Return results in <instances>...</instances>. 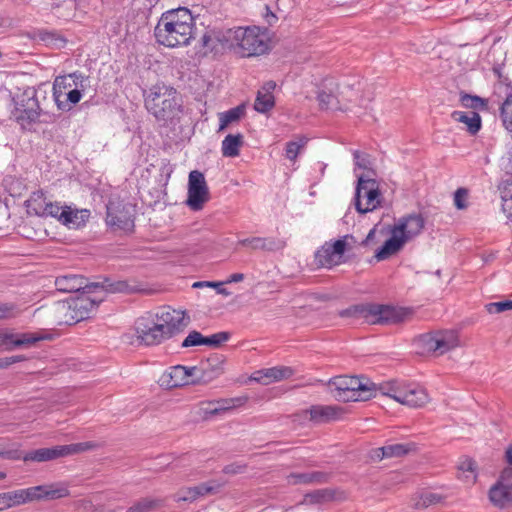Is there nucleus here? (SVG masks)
Masks as SVG:
<instances>
[{"mask_svg": "<svg viewBox=\"0 0 512 512\" xmlns=\"http://www.w3.org/2000/svg\"><path fill=\"white\" fill-rule=\"evenodd\" d=\"M188 322L184 312L165 308L160 313L147 312L137 318L134 328L141 344L153 346L182 332Z\"/></svg>", "mask_w": 512, "mask_h": 512, "instance_id": "f257e3e1", "label": "nucleus"}, {"mask_svg": "<svg viewBox=\"0 0 512 512\" xmlns=\"http://www.w3.org/2000/svg\"><path fill=\"white\" fill-rule=\"evenodd\" d=\"M194 17L186 7L162 13L155 29L156 41L166 47L186 46L194 37Z\"/></svg>", "mask_w": 512, "mask_h": 512, "instance_id": "f03ea898", "label": "nucleus"}, {"mask_svg": "<svg viewBox=\"0 0 512 512\" xmlns=\"http://www.w3.org/2000/svg\"><path fill=\"white\" fill-rule=\"evenodd\" d=\"M216 40L242 57L263 55L269 50L266 30L257 26L234 27L216 33Z\"/></svg>", "mask_w": 512, "mask_h": 512, "instance_id": "7ed1b4c3", "label": "nucleus"}, {"mask_svg": "<svg viewBox=\"0 0 512 512\" xmlns=\"http://www.w3.org/2000/svg\"><path fill=\"white\" fill-rule=\"evenodd\" d=\"M145 107L163 125L175 124L182 114V100L176 89L153 86L144 100Z\"/></svg>", "mask_w": 512, "mask_h": 512, "instance_id": "20e7f679", "label": "nucleus"}, {"mask_svg": "<svg viewBox=\"0 0 512 512\" xmlns=\"http://www.w3.org/2000/svg\"><path fill=\"white\" fill-rule=\"evenodd\" d=\"M506 53L501 51L500 49L491 48L487 55L486 59L488 63L493 62L492 72L494 76L497 78L498 83L495 85L494 93L491 97L482 98V111H488L495 113L496 111H500V117L502 123L504 124V105L508 99L512 97V93L507 94V90L509 88V79L502 74V66L503 61L505 60Z\"/></svg>", "mask_w": 512, "mask_h": 512, "instance_id": "39448f33", "label": "nucleus"}, {"mask_svg": "<svg viewBox=\"0 0 512 512\" xmlns=\"http://www.w3.org/2000/svg\"><path fill=\"white\" fill-rule=\"evenodd\" d=\"M328 385L334 398L342 402L367 401L376 393V385L364 377L336 376Z\"/></svg>", "mask_w": 512, "mask_h": 512, "instance_id": "423d86ee", "label": "nucleus"}, {"mask_svg": "<svg viewBox=\"0 0 512 512\" xmlns=\"http://www.w3.org/2000/svg\"><path fill=\"white\" fill-rule=\"evenodd\" d=\"M102 301V298L92 297L87 292L70 298L57 308L58 324L74 325L89 319Z\"/></svg>", "mask_w": 512, "mask_h": 512, "instance_id": "0eeeda50", "label": "nucleus"}, {"mask_svg": "<svg viewBox=\"0 0 512 512\" xmlns=\"http://www.w3.org/2000/svg\"><path fill=\"white\" fill-rule=\"evenodd\" d=\"M40 91L41 88L36 90L33 87H27L11 97V103L13 104L11 115L22 128L36 123L43 112L38 98Z\"/></svg>", "mask_w": 512, "mask_h": 512, "instance_id": "6e6552de", "label": "nucleus"}, {"mask_svg": "<svg viewBox=\"0 0 512 512\" xmlns=\"http://www.w3.org/2000/svg\"><path fill=\"white\" fill-rule=\"evenodd\" d=\"M413 344L419 354L440 356L459 345V336L455 330H438L416 336Z\"/></svg>", "mask_w": 512, "mask_h": 512, "instance_id": "1a4fd4ad", "label": "nucleus"}, {"mask_svg": "<svg viewBox=\"0 0 512 512\" xmlns=\"http://www.w3.org/2000/svg\"><path fill=\"white\" fill-rule=\"evenodd\" d=\"M94 447L95 444L92 442H81L68 445H57L53 447L38 448L25 452L23 455V461L26 463H43L74 455L92 449Z\"/></svg>", "mask_w": 512, "mask_h": 512, "instance_id": "9d476101", "label": "nucleus"}, {"mask_svg": "<svg viewBox=\"0 0 512 512\" xmlns=\"http://www.w3.org/2000/svg\"><path fill=\"white\" fill-rule=\"evenodd\" d=\"M348 240L356 242L353 235H345L334 242H325L314 254V262L318 268L331 269L345 262L343 259Z\"/></svg>", "mask_w": 512, "mask_h": 512, "instance_id": "9b49d317", "label": "nucleus"}, {"mask_svg": "<svg viewBox=\"0 0 512 512\" xmlns=\"http://www.w3.org/2000/svg\"><path fill=\"white\" fill-rule=\"evenodd\" d=\"M382 194L374 179L359 177L355 191V208L360 214H366L381 207Z\"/></svg>", "mask_w": 512, "mask_h": 512, "instance_id": "f8f14e48", "label": "nucleus"}, {"mask_svg": "<svg viewBox=\"0 0 512 512\" xmlns=\"http://www.w3.org/2000/svg\"><path fill=\"white\" fill-rule=\"evenodd\" d=\"M108 225L125 232H132L135 227V208L122 200H111L107 204Z\"/></svg>", "mask_w": 512, "mask_h": 512, "instance_id": "ddd939ff", "label": "nucleus"}, {"mask_svg": "<svg viewBox=\"0 0 512 512\" xmlns=\"http://www.w3.org/2000/svg\"><path fill=\"white\" fill-rule=\"evenodd\" d=\"M488 496L495 507L503 509L512 506V467L502 470L498 480L490 488Z\"/></svg>", "mask_w": 512, "mask_h": 512, "instance_id": "4468645a", "label": "nucleus"}, {"mask_svg": "<svg viewBox=\"0 0 512 512\" xmlns=\"http://www.w3.org/2000/svg\"><path fill=\"white\" fill-rule=\"evenodd\" d=\"M209 199L210 193L204 174L198 170L191 171L188 179V197L186 204L193 211H199Z\"/></svg>", "mask_w": 512, "mask_h": 512, "instance_id": "2eb2a0df", "label": "nucleus"}, {"mask_svg": "<svg viewBox=\"0 0 512 512\" xmlns=\"http://www.w3.org/2000/svg\"><path fill=\"white\" fill-rule=\"evenodd\" d=\"M225 356L213 353L199 363V378L193 379V385L207 384L224 373Z\"/></svg>", "mask_w": 512, "mask_h": 512, "instance_id": "dca6fc26", "label": "nucleus"}, {"mask_svg": "<svg viewBox=\"0 0 512 512\" xmlns=\"http://www.w3.org/2000/svg\"><path fill=\"white\" fill-rule=\"evenodd\" d=\"M406 316L403 308L371 303L370 324H397L403 322Z\"/></svg>", "mask_w": 512, "mask_h": 512, "instance_id": "f3484780", "label": "nucleus"}, {"mask_svg": "<svg viewBox=\"0 0 512 512\" xmlns=\"http://www.w3.org/2000/svg\"><path fill=\"white\" fill-rule=\"evenodd\" d=\"M98 286V283H89L85 277L76 274H65L55 279L56 289L65 293L80 291L91 293L94 289H97Z\"/></svg>", "mask_w": 512, "mask_h": 512, "instance_id": "a211bd4d", "label": "nucleus"}, {"mask_svg": "<svg viewBox=\"0 0 512 512\" xmlns=\"http://www.w3.org/2000/svg\"><path fill=\"white\" fill-rule=\"evenodd\" d=\"M29 502L34 500H55L68 497L70 491L63 483H51L27 488Z\"/></svg>", "mask_w": 512, "mask_h": 512, "instance_id": "6ab92c4d", "label": "nucleus"}, {"mask_svg": "<svg viewBox=\"0 0 512 512\" xmlns=\"http://www.w3.org/2000/svg\"><path fill=\"white\" fill-rule=\"evenodd\" d=\"M415 450L416 444L413 442L387 444L370 450L369 459L371 461H381L386 458H399Z\"/></svg>", "mask_w": 512, "mask_h": 512, "instance_id": "aec40b11", "label": "nucleus"}, {"mask_svg": "<svg viewBox=\"0 0 512 512\" xmlns=\"http://www.w3.org/2000/svg\"><path fill=\"white\" fill-rule=\"evenodd\" d=\"M425 226V219L421 214H409L399 219L393 229L403 236L405 242L419 235Z\"/></svg>", "mask_w": 512, "mask_h": 512, "instance_id": "412c9836", "label": "nucleus"}, {"mask_svg": "<svg viewBox=\"0 0 512 512\" xmlns=\"http://www.w3.org/2000/svg\"><path fill=\"white\" fill-rule=\"evenodd\" d=\"M238 244L266 252H278L287 246L286 240L279 237H250L240 240Z\"/></svg>", "mask_w": 512, "mask_h": 512, "instance_id": "4be33fe9", "label": "nucleus"}, {"mask_svg": "<svg viewBox=\"0 0 512 512\" xmlns=\"http://www.w3.org/2000/svg\"><path fill=\"white\" fill-rule=\"evenodd\" d=\"M294 370L288 366H276L255 371L252 380L263 385H269L276 381L288 379L293 376Z\"/></svg>", "mask_w": 512, "mask_h": 512, "instance_id": "5701e85b", "label": "nucleus"}, {"mask_svg": "<svg viewBox=\"0 0 512 512\" xmlns=\"http://www.w3.org/2000/svg\"><path fill=\"white\" fill-rule=\"evenodd\" d=\"M428 401V393L423 387L417 384L405 383L399 403L412 408H419L424 406Z\"/></svg>", "mask_w": 512, "mask_h": 512, "instance_id": "b1692460", "label": "nucleus"}, {"mask_svg": "<svg viewBox=\"0 0 512 512\" xmlns=\"http://www.w3.org/2000/svg\"><path fill=\"white\" fill-rule=\"evenodd\" d=\"M306 412L310 415V421L321 424L340 419L343 409L334 405H312Z\"/></svg>", "mask_w": 512, "mask_h": 512, "instance_id": "393cba45", "label": "nucleus"}, {"mask_svg": "<svg viewBox=\"0 0 512 512\" xmlns=\"http://www.w3.org/2000/svg\"><path fill=\"white\" fill-rule=\"evenodd\" d=\"M43 339V336H36L31 333L16 335L0 331V349L11 351L14 347L33 345Z\"/></svg>", "mask_w": 512, "mask_h": 512, "instance_id": "a878e982", "label": "nucleus"}, {"mask_svg": "<svg viewBox=\"0 0 512 512\" xmlns=\"http://www.w3.org/2000/svg\"><path fill=\"white\" fill-rule=\"evenodd\" d=\"M332 478V473L325 471H312L306 473H290L287 477L289 485L325 484Z\"/></svg>", "mask_w": 512, "mask_h": 512, "instance_id": "bb28decb", "label": "nucleus"}, {"mask_svg": "<svg viewBox=\"0 0 512 512\" xmlns=\"http://www.w3.org/2000/svg\"><path fill=\"white\" fill-rule=\"evenodd\" d=\"M405 243L406 242L403 236L396 233V231L392 228L390 238H388L384 244L375 252L374 257L377 261L386 260L400 251Z\"/></svg>", "mask_w": 512, "mask_h": 512, "instance_id": "cd10ccee", "label": "nucleus"}, {"mask_svg": "<svg viewBox=\"0 0 512 512\" xmlns=\"http://www.w3.org/2000/svg\"><path fill=\"white\" fill-rule=\"evenodd\" d=\"M477 463L474 459L463 456L458 463V478L466 485H473L477 479Z\"/></svg>", "mask_w": 512, "mask_h": 512, "instance_id": "c85d7f7f", "label": "nucleus"}, {"mask_svg": "<svg viewBox=\"0 0 512 512\" xmlns=\"http://www.w3.org/2000/svg\"><path fill=\"white\" fill-rule=\"evenodd\" d=\"M90 216V212L87 209L73 210L69 206H65L61 212V224L73 228H78L86 223Z\"/></svg>", "mask_w": 512, "mask_h": 512, "instance_id": "c756f323", "label": "nucleus"}, {"mask_svg": "<svg viewBox=\"0 0 512 512\" xmlns=\"http://www.w3.org/2000/svg\"><path fill=\"white\" fill-rule=\"evenodd\" d=\"M98 288H102L109 293H134L140 291L135 284H131L128 280H112L105 277L102 282H97Z\"/></svg>", "mask_w": 512, "mask_h": 512, "instance_id": "7c9ffc66", "label": "nucleus"}, {"mask_svg": "<svg viewBox=\"0 0 512 512\" xmlns=\"http://www.w3.org/2000/svg\"><path fill=\"white\" fill-rule=\"evenodd\" d=\"M371 303L351 305L346 309L340 310L338 315L341 318H351L353 320H364L370 324Z\"/></svg>", "mask_w": 512, "mask_h": 512, "instance_id": "2f4dec72", "label": "nucleus"}, {"mask_svg": "<svg viewBox=\"0 0 512 512\" xmlns=\"http://www.w3.org/2000/svg\"><path fill=\"white\" fill-rule=\"evenodd\" d=\"M27 493V488L0 493L1 508L5 510L29 502V496Z\"/></svg>", "mask_w": 512, "mask_h": 512, "instance_id": "473e14b6", "label": "nucleus"}, {"mask_svg": "<svg viewBox=\"0 0 512 512\" xmlns=\"http://www.w3.org/2000/svg\"><path fill=\"white\" fill-rule=\"evenodd\" d=\"M451 117L456 122L464 123L467 126V131L472 135L480 130V115L475 111H453Z\"/></svg>", "mask_w": 512, "mask_h": 512, "instance_id": "72a5a7b5", "label": "nucleus"}, {"mask_svg": "<svg viewBox=\"0 0 512 512\" xmlns=\"http://www.w3.org/2000/svg\"><path fill=\"white\" fill-rule=\"evenodd\" d=\"M244 144L242 134H228L222 141L221 151L224 157H237L240 154V148Z\"/></svg>", "mask_w": 512, "mask_h": 512, "instance_id": "f704fd0d", "label": "nucleus"}, {"mask_svg": "<svg viewBox=\"0 0 512 512\" xmlns=\"http://www.w3.org/2000/svg\"><path fill=\"white\" fill-rule=\"evenodd\" d=\"M47 204L48 202H46V198L42 190L32 192L29 199L25 201L28 213L39 217H43L45 206Z\"/></svg>", "mask_w": 512, "mask_h": 512, "instance_id": "c9c22d12", "label": "nucleus"}, {"mask_svg": "<svg viewBox=\"0 0 512 512\" xmlns=\"http://www.w3.org/2000/svg\"><path fill=\"white\" fill-rule=\"evenodd\" d=\"M502 200V209L506 217L512 222V176H509L499 186Z\"/></svg>", "mask_w": 512, "mask_h": 512, "instance_id": "e433bc0d", "label": "nucleus"}, {"mask_svg": "<svg viewBox=\"0 0 512 512\" xmlns=\"http://www.w3.org/2000/svg\"><path fill=\"white\" fill-rule=\"evenodd\" d=\"M34 39H37L46 45L62 47L66 44L67 40L64 36L56 31H49L47 29H38L34 31Z\"/></svg>", "mask_w": 512, "mask_h": 512, "instance_id": "4c0bfd02", "label": "nucleus"}, {"mask_svg": "<svg viewBox=\"0 0 512 512\" xmlns=\"http://www.w3.org/2000/svg\"><path fill=\"white\" fill-rule=\"evenodd\" d=\"M245 105L240 104L219 114V130L225 129L229 124L238 122L245 115Z\"/></svg>", "mask_w": 512, "mask_h": 512, "instance_id": "58836bf2", "label": "nucleus"}, {"mask_svg": "<svg viewBox=\"0 0 512 512\" xmlns=\"http://www.w3.org/2000/svg\"><path fill=\"white\" fill-rule=\"evenodd\" d=\"M163 505V501L157 498L145 497L136 501L126 512H151Z\"/></svg>", "mask_w": 512, "mask_h": 512, "instance_id": "ea45409f", "label": "nucleus"}, {"mask_svg": "<svg viewBox=\"0 0 512 512\" xmlns=\"http://www.w3.org/2000/svg\"><path fill=\"white\" fill-rule=\"evenodd\" d=\"M405 383L397 380H391L379 385L378 390L382 395L389 396L397 402H400Z\"/></svg>", "mask_w": 512, "mask_h": 512, "instance_id": "a19ab883", "label": "nucleus"}, {"mask_svg": "<svg viewBox=\"0 0 512 512\" xmlns=\"http://www.w3.org/2000/svg\"><path fill=\"white\" fill-rule=\"evenodd\" d=\"M82 89L79 88H73L69 90L65 96L66 99L62 100V98H59L58 102H55L57 108L61 111L68 112L70 111L74 105L78 104L80 100L82 99Z\"/></svg>", "mask_w": 512, "mask_h": 512, "instance_id": "79ce46f5", "label": "nucleus"}, {"mask_svg": "<svg viewBox=\"0 0 512 512\" xmlns=\"http://www.w3.org/2000/svg\"><path fill=\"white\" fill-rule=\"evenodd\" d=\"M275 105V98L273 94L264 93L263 91H258L255 102L254 109L259 113H267L269 112Z\"/></svg>", "mask_w": 512, "mask_h": 512, "instance_id": "37998d69", "label": "nucleus"}, {"mask_svg": "<svg viewBox=\"0 0 512 512\" xmlns=\"http://www.w3.org/2000/svg\"><path fill=\"white\" fill-rule=\"evenodd\" d=\"M167 376L169 377V380L167 381V386L169 388H176L187 385L184 366L182 365L171 367Z\"/></svg>", "mask_w": 512, "mask_h": 512, "instance_id": "c03bdc74", "label": "nucleus"}, {"mask_svg": "<svg viewBox=\"0 0 512 512\" xmlns=\"http://www.w3.org/2000/svg\"><path fill=\"white\" fill-rule=\"evenodd\" d=\"M73 84L71 83L68 75L58 76L56 77L53 83V99L55 102L59 101V98H62L67 92L66 90H71Z\"/></svg>", "mask_w": 512, "mask_h": 512, "instance_id": "a18cd8bd", "label": "nucleus"}, {"mask_svg": "<svg viewBox=\"0 0 512 512\" xmlns=\"http://www.w3.org/2000/svg\"><path fill=\"white\" fill-rule=\"evenodd\" d=\"M335 492L332 489L324 488L312 491L305 495V501L311 504H319L325 501L333 500Z\"/></svg>", "mask_w": 512, "mask_h": 512, "instance_id": "49530a36", "label": "nucleus"}, {"mask_svg": "<svg viewBox=\"0 0 512 512\" xmlns=\"http://www.w3.org/2000/svg\"><path fill=\"white\" fill-rule=\"evenodd\" d=\"M317 100L321 109L337 110L339 107V100L333 92L322 90L317 95Z\"/></svg>", "mask_w": 512, "mask_h": 512, "instance_id": "de8ad7c7", "label": "nucleus"}, {"mask_svg": "<svg viewBox=\"0 0 512 512\" xmlns=\"http://www.w3.org/2000/svg\"><path fill=\"white\" fill-rule=\"evenodd\" d=\"M247 398L236 397V398H224L213 401V406L217 408L219 414L227 412L235 407L241 406L246 402Z\"/></svg>", "mask_w": 512, "mask_h": 512, "instance_id": "09e8293b", "label": "nucleus"}, {"mask_svg": "<svg viewBox=\"0 0 512 512\" xmlns=\"http://www.w3.org/2000/svg\"><path fill=\"white\" fill-rule=\"evenodd\" d=\"M308 139L306 137H299L296 141H289L286 143L285 156L289 160H296L300 150L305 147Z\"/></svg>", "mask_w": 512, "mask_h": 512, "instance_id": "8fccbe9b", "label": "nucleus"}, {"mask_svg": "<svg viewBox=\"0 0 512 512\" xmlns=\"http://www.w3.org/2000/svg\"><path fill=\"white\" fill-rule=\"evenodd\" d=\"M199 497H202L200 484L197 486L181 489L178 493L177 501L193 502Z\"/></svg>", "mask_w": 512, "mask_h": 512, "instance_id": "3c124183", "label": "nucleus"}, {"mask_svg": "<svg viewBox=\"0 0 512 512\" xmlns=\"http://www.w3.org/2000/svg\"><path fill=\"white\" fill-rule=\"evenodd\" d=\"M230 337L231 334L226 331L218 332L210 336H204L203 345L217 348L220 347L224 342L228 341Z\"/></svg>", "mask_w": 512, "mask_h": 512, "instance_id": "603ef678", "label": "nucleus"}, {"mask_svg": "<svg viewBox=\"0 0 512 512\" xmlns=\"http://www.w3.org/2000/svg\"><path fill=\"white\" fill-rule=\"evenodd\" d=\"M204 335L197 330H192L181 343V348H189L203 345Z\"/></svg>", "mask_w": 512, "mask_h": 512, "instance_id": "864d4df0", "label": "nucleus"}, {"mask_svg": "<svg viewBox=\"0 0 512 512\" xmlns=\"http://www.w3.org/2000/svg\"><path fill=\"white\" fill-rule=\"evenodd\" d=\"M468 195L469 191L467 188H458L454 193V205L458 210H464L468 207Z\"/></svg>", "mask_w": 512, "mask_h": 512, "instance_id": "5fc2aeb1", "label": "nucleus"}, {"mask_svg": "<svg viewBox=\"0 0 512 512\" xmlns=\"http://www.w3.org/2000/svg\"><path fill=\"white\" fill-rule=\"evenodd\" d=\"M20 310L13 303H0V320L15 318Z\"/></svg>", "mask_w": 512, "mask_h": 512, "instance_id": "6e6d98bb", "label": "nucleus"}, {"mask_svg": "<svg viewBox=\"0 0 512 512\" xmlns=\"http://www.w3.org/2000/svg\"><path fill=\"white\" fill-rule=\"evenodd\" d=\"M485 308L487 312L490 314L512 310V300H504L500 302L489 303L485 305Z\"/></svg>", "mask_w": 512, "mask_h": 512, "instance_id": "4d7b16f0", "label": "nucleus"}, {"mask_svg": "<svg viewBox=\"0 0 512 512\" xmlns=\"http://www.w3.org/2000/svg\"><path fill=\"white\" fill-rule=\"evenodd\" d=\"M65 206H61L58 202H48L45 206V211L43 213V217H53L56 218L61 223V212L64 210Z\"/></svg>", "mask_w": 512, "mask_h": 512, "instance_id": "13d9d810", "label": "nucleus"}, {"mask_svg": "<svg viewBox=\"0 0 512 512\" xmlns=\"http://www.w3.org/2000/svg\"><path fill=\"white\" fill-rule=\"evenodd\" d=\"M460 102L465 108L476 109L480 106V96L470 95L465 92L460 93Z\"/></svg>", "mask_w": 512, "mask_h": 512, "instance_id": "bf43d9fd", "label": "nucleus"}, {"mask_svg": "<svg viewBox=\"0 0 512 512\" xmlns=\"http://www.w3.org/2000/svg\"><path fill=\"white\" fill-rule=\"evenodd\" d=\"M248 465L244 462H234L228 465H225L222 469V472L227 475H237L243 474L246 472Z\"/></svg>", "mask_w": 512, "mask_h": 512, "instance_id": "052dcab7", "label": "nucleus"}, {"mask_svg": "<svg viewBox=\"0 0 512 512\" xmlns=\"http://www.w3.org/2000/svg\"><path fill=\"white\" fill-rule=\"evenodd\" d=\"M200 487L202 491V496H205L207 494L217 493L219 489L222 487V484H219L216 481L212 480L209 482L201 483Z\"/></svg>", "mask_w": 512, "mask_h": 512, "instance_id": "680f3d73", "label": "nucleus"}, {"mask_svg": "<svg viewBox=\"0 0 512 512\" xmlns=\"http://www.w3.org/2000/svg\"><path fill=\"white\" fill-rule=\"evenodd\" d=\"M68 77L75 88L84 89L83 83L87 80V77L82 72H72Z\"/></svg>", "mask_w": 512, "mask_h": 512, "instance_id": "e2e57ef3", "label": "nucleus"}, {"mask_svg": "<svg viewBox=\"0 0 512 512\" xmlns=\"http://www.w3.org/2000/svg\"><path fill=\"white\" fill-rule=\"evenodd\" d=\"M27 358L24 355H13L9 357L0 358V369H5L12 364L25 361Z\"/></svg>", "mask_w": 512, "mask_h": 512, "instance_id": "0e129e2a", "label": "nucleus"}, {"mask_svg": "<svg viewBox=\"0 0 512 512\" xmlns=\"http://www.w3.org/2000/svg\"><path fill=\"white\" fill-rule=\"evenodd\" d=\"M24 452L19 449L0 450V458L9 460H23Z\"/></svg>", "mask_w": 512, "mask_h": 512, "instance_id": "69168bd1", "label": "nucleus"}, {"mask_svg": "<svg viewBox=\"0 0 512 512\" xmlns=\"http://www.w3.org/2000/svg\"><path fill=\"white\" fill-rule=\"evenodd\" d=\"M201 411L203 412V418L205 420L210 419L213 416L220 415L217 408L213 406V401L202 403Z\"/></svg>", "mask_w": 512, "mask_h": 512, "instance_id": "338daca9", "label": "nucleus"}, {"mask_svg": "<svg viewBox=\"0 0 512 512\" xmlns=\"http://www.w3.org/2000/svg\"><path fill=\"white\" fill-rule=\"evenodd\" d=\"M184 372H185V378L187 380V385L192 384L193 385V379L199 378V365L193 366V367H186L184 366Z\"/></svg>", "mask_w": 512, "mask_h": 512, "instance_id": "774afa93", "label": "nucleus"}]
</instances>
